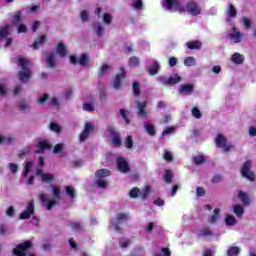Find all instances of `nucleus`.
<instances>
[{"mask_svg": "<svg viewBox=\"0 0 256 256\" xmlns=\"http://www.w3.org/2000/svg\"><path fill=\"white\" fill-rule=\"evenodd\" d=\"M166 3V9L171 11L173 7H177L180 11V13H183V11H187L189 15H192V17H197V15H201V6H199V3H197L194 0H189L186 4V7L181 6V2L179 0H164Z\"/></svg>", "mask_w": 256, "mask_h": 256, "instance_id": "f257e3e1", "label": "nucleus"}, {"mask_svg": "<svg viewBox=\"0 0 256 256\" xmlns=\"http://www.w3.org/2000/svg\"><path fill=\"white\" fill-rule=\"evenodd\" d=\"M18 65L21 67V71L18 73L21 83H29L31 79V61L27 58L20 57L18 58Z\"/></svg>", "mask_w": 256, "mask_h": 256, "instance_id": "f03ea898", "label": "nucleus"}, {"mask_svg": "<svg viewBox=\"0 0 256 256\" xmlns=\"http://www.w3.org/2000/svg\"><path fill=\"white\" fill-rule=\"evenodd\" d=\"M105 177H111V170L102 168L95 172L96 185L100 189H107V181L103 180Z\"/></svg>", "mask_w": 256, "mask_h": 256, "instance_id": "7ed1b4c3", "label": "nucleus"}, {"mask_svg": "<svg viewBox=\"0 0 256 256\" xmlns=\"http://www.w3.org/2000/svg\"><path fill=\"white\" fill-rule=\"evenodd\" d=\"M31 247H33V242L27 240L16 245V247L12 250V253L15 256H27V250L31 249Z\"/></svg>", "mask_w": 256, "mask_h": 256, "instance_id": "20e7f679", "label": "nucleus"}, {"mask_svg": "<svg viewBox=\"0 0 256 256\" xmlns=\"http://www.w3.org/2000/svg\"><path fill=\"white\" fill-rule=\"evenodd\" d=\"M215 143L216 147H218L219 149H223L224 153H229V151H231V149H233L234 147L232 144L227 143V139L223 134L217 135V137L215 138Z\"/></svg>", "mask_w": 256, "mask_h": 256, "instance_id": "39448f33", "label": "nucleus"}, {"mask_svg": "<svg viewBox=\"0 0 256 256\" xmlns=\"http://www.w3.org/2000/svg\"><path fill=\"white\" fill-rule=\"evenodd\" d=\"M241 175L248 181H255V173L251 171V160H246L241 169Z\"/></svg>", "mask_w": 256, "mask_h": 256, "instance_id": "423d86ee", "label": "nucleus"}, {"mask_svg": "<svg viewBox=\"0 0 256 256\" xmlns=\"http://www.w3.org/2000/svg\"><path fill=\"white\" fill-rule=\"evenodd\" d=\"M35 215V201L31 200L26 209L20 213L19 219L21 221H26L27 219H31V216Z\"/></svg>", "mask_w": 256, "mask_h": 256, "instance_id": "0eeeda50", "label": "nucleus"}, {"mask_svg": "<svg viewBox=\"0 0 256 256\" xmlns=\"http://www.w3.org/2000/svg\"><path fill=\"white\" fill-rule=\"evenodd\" d=\"M116 167L120 173H131V166H129V162H127V160H125V158L122 156H119L116 159Z\"/></svg>", "mask_w": 256, "mask_h": 256, "instance_id": "6e6552de", "label": "nucleus"}, {"mask_svg": "<svg viewBox=\"0 0 256 256\" xmlns=\"http://www.w3.org/2000/svg\"><path fill=\"white\" fill-rule=\"evenodd\" d=\"M158 79L162 85H177V83H181L183 81V78H181V76H179L178 74H175L174 76H171L169 78L161 76Z\"/></svg>", "mask_w": 256, "mask_h": 256, "instance_id": "1a4fd4ad", "label": "nucleus"}, {"mask_svg": "<svg viewBox=\"0 0 256 256\" xmlns=\"http://www.w3.org/2000/svg\"><path fill=\"white\" fill-rule=\"evenodd\" d=\"M93 131H95V126L90 122H86L84 126V130L80 133V136H79L80 142L83 143V141H87L90 133H93Z\"/></svg>", "mask_w": 256, "mask_h": 256, "instance_id": "9d476101", "label": "nucleus"}, {"mask_svg": "<svg viewBox=\"0 0 256 256\" xmlns=\"http://www.w3.org/2000/svg\"><path fill=\"white\" fill-rule=\"evenodd\" d=\"M121 73L116 74V76L113 79V87L114 89H121V83H123V79L127 77V72L123 67L120 68Z\"/></svg>", "mask_w": 256, "mask_h": 256, "instance_id": "9b49d317", "label": "nucleus"}, {"mask_svg": "<svg viewBox=\"0 0 256 256\" xmlns=\"http://www.w3.org/2000/svg\"><path fill=\"white\" fill-rule=\"evenodd\" d=\"M137 107V115L140 117V119H145L147 117V101H138L136 104Z\"/></svg>", "mask_w": 256, "mask_h": 256, "instance_id": "f8f14e48", "label": "nucleus"}, {"mask_svg": "<svg viewBox=\"0 0 256 256\" xmlns=\"http://www.w3.org/2000/svg\"><path fill=\"white\" fill-rule=\"evenodd\" d=\"M39 199H40L42 205H45V203H47L46 209L48 211H51L53 209V207H55V205H57L56 200H49V197L47 194H40Z\"/></svg>", "mask_w": 256, "mask_h": 256, "instance_id": "ddd939ff", "label": "nucleus"}, {"mask_svg": "<svg viewBox=\"0 0 256 256\" xmlns=\"http://www.w3.org/2000/svg\"><path fill=\"white\" fill-rule=\"evenodd\" d=\"M52 145L49 144V142H47L46 140H42L40 142H38L37 144V150L34 151L35 155H41L42 153H44L46 150L52 149Z\"/></svg>", "mask_w": 256, "mask_h": 256, "instance_id": "4468645a", "label": "nucleus"}, {"mask_svg": "<svg viewBox=\"0 0 256 256\" xmlns=\"http://www.w3.org/2000/svg\"><path fill=\"white\" fill-rule=\"evenodd\" d=\"M129 219V216L125 213H119L116 217V222L111 221L112 227H115L116 231H121V227H119V224L123 223V221H127Z\"/></svg>", "mask_w": 256, "mask_h": 256, "instance_id": "2eb2a0df", "label": "nucleus"}, {"mask_svg": "<svg viewBox=\"0 0 256 256\" xmlns=\"http://www.w3.org/2000/svg\"><path fill=\"white\" fill-rule=\"evenodd\" d=\"M233 33L227 34V38L234 41V43H241V40L243 39V34L241 32L237 31V28L233 27L232 29Z\"/></svg>", "mask_w": 256, "mask_h": 256, "instance_id": "dca6fc26", "label": "nucleus"}, {"mask_svg": "<svg viewBox=\"0 0 256 256\" xmlns=\"http://www.w3.org/2000/svg\"><path fill=\"white\" fill-rule=\"evenodd\" d=\"M36 175H38L42 179L43 183H49L50 181H53L55 179V175L44 173L41 169L36 170Z\"/></svg>", "mask_w": 256, "mask_h": 256, "instance_id": "f3484780", "label": "nucleus"}, {"mask_svg": "<svg viewBox=\"0 0 256 256\" xmlns=\"http://www.w3.org/2000/svg\"><path fill=\"white\" fill-rule=\"evenodd\" d=\"M195 89V86L191 83L184 84L180 86L179 93L180 95H191Z\"/></svg>", "mask_w": 256, "mask_h": 256, "instance_id": "a211bd4d", "label": "nucleus"}, {"mask_svg": "<svg viewBox=\"0 0 256 256\" xmlns=\"http://www.w3.org/2000/svg\"><path fill=\"white\" fill-rule=\"evenodd\" d=\"M160 67L161 65L157 61H154L150 66L146 68V71L149 73V75L154 76L159 73Z\"/></svg>", "mask_w": 256, "mask_h": 256, "instance_id": "6ab92c4d", "label": "nucleus"}, {"mask_svg": "<svg viewBox=\"0 0 256 256\" xmlns=\"http://www.w3.org/2000/svg\"><path fill=\"white\" fill-rule=\"evenodd\" d=\"M144 129L150 137H155V135H157V130H155V126L150 122H146L144 124Z\"/></svg>", "mask_w": 256, "mask_h": 256, "instance_id": "aec40b11", "label": "nucleus"}, {"mask_svg": "<svg viewBox=\"0 0 256 256\" xmlns=\"http://www.w3.org/2000/svg\"><path fill=\"white\" fill-rule=\"evenodd\" d=\"M231 61H232V63H235V65H243V63L245 61V57L243 55L239 54V52H236L232 55Z\"/></svg>", "mask_w": 256, "mask_h": 256, "instance_id": "412c9836", "label": "nucleus"}, {"mask_svg": "<svg viewBox=\"0 0 256 256\" xmlns=\"http://www.w3.org/2000/svg\"><path fill=\"white\" fill-rule=\"evenodd\" d=\"M186 46L188 47V49H191V50L201 49V47H203V43H201V41L199 40L188 41L186 43Z\"/></svg>", "mask_w": 256, "mask_h": 256, "instance_id": "4be33fe9", "label": "nucleus"}, {"mask_svg": "<svg viewBox=\"0 0 256 256\" xmlns=\"http://www.w3.org/2000/svg\"><path fill=\"white\" fill-rule=\"evenodd\" d=\"M228 7L227 15L229 19H235V17H237V8H235V5L231 2L228 4Z\"/></svg>", "mask_w": 256, "mask_h": 256, "instance_id": "5701e85b", "label": "nucleus"}, {"mask_svg": "<svg viewBox=\"0 0 256 256\" xmlns=\"http://www.w3.org/2000/svg\"><path fill=\"white\" fill-rule=\"evenodd\" d=\"M219 213H221V210L219 208H215L214 215H211L210 217H208V222L211 225H214V223H217V221H219Z\"/></svg>", "mask_w": 256, "mask_h": 256, "instance_id": "b1692460", "label": "nucleus"}, {"mask_svg": "<svg viewBox=\"0 0 256 256\" xmlns=\"http://www.w3.org/2000/svg\"><path fill=\"white\" fill-rule=\"evenodd\" d=\"M51 189H52V193H53V197L56 201H61V188L51 184L50 185Z\"/></svg>", "mask_w": 256, "mask_h": 256, "instance_id": "393cba45", "label": "nucleus"}, {"mask_svg": "<svg viewBox=\"0 0 256 256\" xmlns=\"http://www.w3.org/2000/svg\"><path fill=\"white\" fill-rule=\"evenodd\" d=\"M164 183H168L171 184L173 183V171H171L170 169H166L164 171Z\"/></svg>", "mask_w": 256, "mask_h": 256, "instance_id": "a878e982", "label": "nucleus"}, {"mask_svg": "<svg viewBox=\"0 0 256 256\" xmlns=\"http://www.w3.org/2000/svg\"><path fill=\"white\" fill-rule=\"evenodd\" d=\"M238 197L242 201L243 205H249V203H251L249 195H247V193H245L241 190L238 192Z\"/></svg>", "mask_w": 256, "mask_h": 256, "instance_id": "bb28decb", "label": "nucleus"}, {"mask_svg": "<svg viewBox=\"0 0 256 256\" xmlns=\"http://www.w3.org/2000/svg\"><path fill=\"white\" fill-rule=\"evenodd\" d=\"M56 51L60 57H65L67 55V48H65V44L62 42L57 45Z\"/></svg>", "mask_w": 256, "mask_h": 256, "instance_id": "cd10ccee", "label": "nucleus"}, {"mask_svg": "<svg viewBox=\"0 0 256 256\" xmlns=\"http://www.w3.org/2000/svg\"><path fill=\"white\" fill-rule=\"evenodd\" d=\"M132 91L135 97H141V86L139 85V82L137 81L133 82Z\"/></svg>", "mask_w": 256, "mask_h": 256, "instance_id": "c85d7f7f", "label": "nucleus"}, {"mask_svg": "<svg viewBox=\"0 0 256 256\" xmlns=\"http://www.w3.org/2000/svg\"><path fill=\"white\" fill-rule=\"evenodd\" d=\"M149 193H151V186H145L143 191H140V197L142 201H147V198L149 197Z\"/></svg>", "mask_w": 256, "mask_h": 256, "instance_id": "c756f323", "label": "nucleus"}, {"mask_svg": "<svg viewBox=\"0 0 256 256\" xmlns=\"http://www.w3.org/2000/svg\"><path fill=\"white\" fill-rule=\"evenodd\" d=\"M198 237H213V231L209 228L199 230Z\"/></svg>", "mask_w": 256, "mask_h": 256, "instance_id": "7c9ffc66", "label": "nucleus"}, {"mask_svg": "<svg viewBox=\"0 0 256 256\" xmlns=\"http://www.w3.org/2000/svg\"><path fill=\"white\" fill-rule=\"evenodd\" d=\"M239 253H241V249L237 246H232L227 250L228 256H237Z\"/></svg>", "mask_w": 256, "mask_h": 256, "instance_id": "2f4dec72", "label": "nucleus"}, {"mask_svg": "<svg viewBox=\"0 0 256 256\" xmlns=\"http://www.w3.org/2000/svg\"><path fill=\"white\" fill-rule=\"evenodd\" d=\"M225 223L228 227H231L237 223V219L231 214L226 215Z\"/></svg>", "mask_w": 256, "mask_h": 256, "instance_id": "473e14b6", "label": "nucleus"}, {"mask_svg": "<svg viewBox=\"0 0 256 256\" xmlns=\"http://www.w3.org/2000/svg\"><path fill=\"white\" fill-rule=\"evenodd\" d=\"M65 190H66V195H68L70 199H75V197H77V194L75 193V188H73L72 186H66Z\"/></svg>", "mask_w": 256, "mask_h": 256, "instance_id": "72a5a7b5", "label": "nucleus"}, {"mask_svg": "<svg viewBox=\"0 0 256 256\" xmlns=\"http://www.w3.org/2000/svg\"><path fill=\"white\" fill-rule=\"evenodd\" d=\"M128 63L130 67H139V63H140L139 57L137 56L130 57L128 60Z\"/></svg>", "mask_w": 256, "mask_h": 256, "instance_id": "f704fd0d", "label": "nucleus"}, {"mask_svg": "<svg viewBox=\"0 0 256 256\" xmlns=\"http://www.w3.org/2000/svg\"><path fill=\"white\" fill-rule=\"evenodd\" d=\"M119 113L122 116V119H124L126 125H129V123H131V120L127 116V115H129V110L120 109Z\"/></svg>", "mask_w": 256, "mask_h": 256, "instance_id": "c9c22d12", "label": "nucleus"}, {"mask_svg": "<svg viewBox=\"0 0 256 256\" xmlns=\"http://www.w3.org/2000/svg\"><path fill=\"white\" fill-rule=\"evenodd\" d=\"M192 161L195 165H203V163H205V156L203 155L194 156L192 158Z\"/></svg>", "mask_w": 256, "mask_h": 256, "instance_id": "e433bc0d", "label": "nucleus"}, {"mask_svg": "<svg viewBox=\"0 0 256 256\" xmlns=\"http://www.w3.org/2000/svg\"><path fill=\"white\" fill-rule=\"evenodd\" d=\"M7 35H9V24L0 29V41L1 39H6Z\"/></svg>", "mask_w": 256, "mask_h": 256, "instance_id": "4c0bfd02", "label": "nucleus"}, {"mask_svg": "<svg viewBox=\"0 0 256 256\" xmlns=\"http://www.w3.org/2000/svg\"><path fill=\"white\" fill-rule=\"evenodd\" d=\"M47 41V36L46 35H42L39 39V41H34L32 47L33 49H39V45H43V43Z\"/></svg>", "mask_w": 256, "mask_h": 256, "instance_id": "58836bf2", "label": "nucleus"}, {"mask_svg": "<svg viewBox=\"0 0 256 256\" xmlns=\"http://www.w3.org/2000/svg\"><path fill=\"white\" fill-rule=\"evenodd\" d=\"M46 63L48 65V67H55L56 63H55V54H50L48 55L47 59H46Z\"/></svg>", "mask_w": 256, "mask_h": 256, "instance_id": "ea45409f", "label": "nucleus"}, {"mask_svg": "<svg viewBox=\"0 0 256 256\" xmlns=\"http://www.w3.org/2000/svg\"><path fill=\"white\" fill-rule=\"evenodd\" d=\"M141 193V190H139V188L134 187L130 190L129 192V196L131 197V199H137V197H139Z\"/></svg>", "mask_w": 256, "mask_h": 256, "instance_id": "a19ab883", "label": "nucleus"}, {"mask_svg": "<svg viewBox=\"0 0 256 256\" xmlns=\"http://www.w3.org/2000/svg\"><path fill=\"white\" fill-rule=\"evenodd\" d=\"M79 65H81V67H85V65H87V63H89V56H87V54H82L80 59L78 60Z\"/></svg>", "mask_w": 256, "mask_h": 256, "instance_id": "79ce46f5", "label": "nucleus"}, {"mask_svg": "<svg viewBox=\"0 0 256 256\" xmlns=\"http://www.w3.org/2000/svg\"><path fill=\"white\" fill-rule=\"evenodd\" d=\"M111 139L115 147H119L121 145V136L119 135V133L111 136Z\"/></svg>", "mask_w": 256, "mask_h": 256, "instance_id": "37998d69", "label": "nucleus"}, {"mask_svg": "<svg viewBox=\"0 0 256 256\" xmlns=\"http://www.w3.org/2000/svg\"><path fill=\"white\" fill-rule=\"evenodd\" d=\"M184 65L186 67H193L195 65V58L192 56H188L184 59Z\"/></svg>", "mask_w": 256, "mask_h": 256, "instance_id": "c03bdc74", "label": "nucleus"}, {"mask_svg": "<svg viewBox=\"0 0 256 256\" xmlns=\"http://www.w3.org/2000/svg\"><path fill=\"white\" fill-rule=\"evenodd\" d=\"M234 213L237 215V217H241L243 213H245V209H243V206L238 204L234 206Z\"/></svg>", "mask_w": 256, "mask_h": 256, "instance_id": "a18cd8bd", "label": "nucleus"}, {"mask_svg": "<svg viewBox=\"0 0 256 256\" xmlns=\"http://www.w3.org/2000/svg\"><path fill=\"white\" fill-rule=\"evenodd\" d=\"M132 7L136 9V11H140V9H143V0H134Z\"/></svg>", "mask_w": 256, "mask_h": 256, "instance_id": "49530a36", "label": "nucleus"}, {"mask_svg": "<svg viewBox=\"0 0 256 256\" xmlns=\"http://www.w3.org/2000/svg\"><path fill=\"white\" fill-rule=\"evenodd\" d=\"M50 131L54 133H61V126L55 122L50 123Z\"/></svg>", "mask_w": 256, "mask_h": 256, "instance_id": "de8ad7c7", "label": "nucleus"}, {"mask_svg": "<svg viewBox=\"0 0 256 256\" xmlns=\"http://www.w3.org/2000/svg\"><path fill=\"white\" fill-rule=\"evenodd\" d=\"M192 115L195 117V119H201L203 117V113H201V110L197 107L192 108Z\"/></svg>", "mask_w": 256, "mask_h": 256, "instance_id": "09e8293b", "label": "nucleus"}, {"mask_svg": "<svg viewBox=\"0 0 256 256\" xmlns=\"http://www.w3.org/2000/svg\"><path fill=\"white\" fill-rule=\"evenodd\" d=\"M133 136H128L124 145L126 147V149H133Z\"/></svg>", "mask_w": 256, "mask_h": 256, "instance_id": "8fccbe9b", "label": "nucleus"}, {"mask_svg": "<svg viewBox=\"0 0 256 256\" xmlns=\"http://www.w3.org/2000/svg\"><path fill=\"white\" fill-rule=\"evenodd\" d=\"M70 227L73 231H82L83 227H81V223L79 222H70Z\"/></svg>", "mask_w": 256, "mask_h": 256, "instance_id": "3c124183", "label": "nucleus"}, {"mask_svg": "<svg viewBox=\"0 0 256 256\" xmlns=\"http://www.w3.org/2000/svg\"><path fill=\"white\" fill-rule=\"evenodd\" d=\"M83 110L87 111L88 113H93V111H95V108L93 107V104H91V103H84Z\"/></svg>", "mask_w": 256, "mask_h": 256, "instance_id": "603ef678", "label": "nucleus"}, {"mask_svg": "<svg viewBox=\"0 0 256 256\" xmlns=\"http://www.w3.org/2000/svg\"><path fill=\"white\" fill-rule=\"evenodd\" d=\"M119 245H120L121 249H125L131 245V240H129V239L120 240Z\"/></svg>", "mask_w": 256, "mask_h": 256, "instance_id": "864d4df0", "label": "nucleus"}, {"mask_svg": "<svg viewBox=\"0 0 256 256\" xmlns=\"http://www.w3.org/2000/svg\"><path fill=\"white\" fill-rule=\"evenodd\" d=\"M103 21H104V23H106V25H111V21H113V18L111 17V14L104 13Z\"/></svg>", "mask_w": 256, "mask_h": 256, "instance_id": "5fc2aeb1", "label": "nucleus"}, {"mask_svg": "<svg viewBox=\"0 0 256 256\" xmlns=\"http://www.w3.org/2000/svg\"><path fill=\"white\" fill-rule=\"evenodd\" d=\"M80 19L85 23L87 21H89V13L87 12V10H83L80 13Z\"/></svg>", "mask_w": 256, "mask_h": 256, "instance_id": "6e6d98bb", "label": "nucleus"}, {"mask_svg": "<svg viewBox=\"0 0 256 256\" xmlns=\"http://www.w3.org/2000/svg\"><path fill=\"white\" fill-rule=\"evenodd\" d=\"M106 131L111 135V137L119 134V132L115 131V127H113V125H108Z\"/></svg>", "mask_w": 256, "mask_h": 256, "instance_id": "4d7b16f0", "label": "nucleus"}, {"mask_svg": "<svg viewBox=\"0 0 256 256\" xmlns=\"http://www.w3.org/2000/svg\"><path fill=\"white\" fill-rule=\"evenodd\" d=\"M11 173H13L15 175V173H17V171H19V166L15 163H9L8 165Z\"/></svg>", "mask_w": 256, "mask_h": 256, "instance_id": "13d9d810", "label": "nucleus"}, {"mask_svg": "<svg viewBox=\"0 0 256 256\" xmlns=\"http://www.w3.org/2000/svg\"><path fill=\"white\" fill-rule=\"evenodd\" d=\"M22 19H23V14L21 13V11H17L14 14V21H15V23H21Z\"/></svg>", "mask_w": 256, "mask_h": 256, "instance_id": "bf43d9fd", "label": "nucleus"}, {"mask_svg": "<svg viewBox=\"0 0 256 256\" xmlns=\"http://www.w3.org/2000/svg\"><path fill=\"white\" fill-rule=\"evenodd\" d=\"M196 195L198 197H205V189L203 187H201V186H198L196 188Z\"/></svg>", "mask_w": 256, "mask_h": 256, "instance_id": "052dcab7", "label": "nucleus"}, {"mask_svg": "<svg viewBox=\"0 0 256 256\" xmlns=\"http://www.w3.org/2000/svg\"><path fill=\"white\" fill-rule=\"evenodd\" d=\"M105 31V28H103V26L101 24H98L96 27V35L98 37L103 36V32Z\"/></svg>", "mask_w": 256, "mask_h": 256, "instance_id": "680f3d73", "label": "nucleus"}, {"mask_svg": "<svg viewBox=\"0 0 256 256\" xmlns=\"http://www.w3.org/2000/svg\"><path fill=\"white\" fill-rule=\"evenodd\" d=\"M212 183H221L223 181V176L216 174L212 177Z\"/></svg>", "mask_w": 256, "mask_h": 256, "instance_id": "e2e57ef3", "label": "nucleus"}, {"mask_svg": "<svg viewBox=\"0 0 256 256\" xmlns=\"http://www.w3.org/2000/svg\"><path fill=\"white\" fill-rule=\"evenodd\" d=\"M18 107H19L20 111H27V110H29V104H27L26 102H20Z\"/></svg>", "mask_w": 256, "mask_h": 256, "instance_id": "0e129e2a", "label": "nucleus"}, {"mask_svg": "<svg viewBox=\"0 0 256 256\" xmlns=\"http://www.w3.org/2000/svg\"><path fill=\"white\" fill-rule=\"evenodd\" d=\"M164 159L168 163H171V161H173V154H171V152H169V151L165 152L164 153Z\"/></svg>", "mask_w": 256, "mask_h": 256, "instance_id": "69168bd1", "label": "nucleus"}, {"mask_svg": "<svg viewBox=\"0 0 256 256\" xmlns=\"http://www.w3.org/2000/svg\"><path fill=\"white\" fill-rule=\"evenodd\" d=\"M63 147H65L63 144H56L54 146V153H61L63 151Z\"/></svg>", "mask_w": 256, "mask_h": 256, "instance_id": "338daca9", "label": "nucleus"}, {"mask_svg": "<svg viewBox=\"0 0 256 256\" xmlns=\"http://www.w3.org/2000/svg\"><path fill=\"white\" fill-rule=\"evenodd\" d=\"M18 33H27V26L25 24H20L18 26Z\"/></svg>", "mask_w": 256, "mask_h": 256, "instance_id": "774afa93", "label": "nucleus"}]
</instances>
